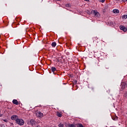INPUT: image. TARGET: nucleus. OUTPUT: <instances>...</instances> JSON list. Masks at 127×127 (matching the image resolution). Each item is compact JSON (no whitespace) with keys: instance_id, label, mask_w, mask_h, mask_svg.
<instances>
[{"instance_id":"6ab92c4d","label":"nucleus","mask_w":127,"mask_h":127,"mask_svg":"<svg viewBox=\"0 0 127 127\" xmlns=\"http://www.w3.org/2000/svg\"><path fill=\"white\" fill-rule=\"evenodd\" d=\"M0 127H5V126H4V124H1V125H0Z\"/></svg>"},{"instance_id":"2eb2a0df","label":"nucleus","mask_w":127,"mask_h":127,"mask_svg":"<svg viewBox=\"0 0 127 127\" xmlns=\"http://www.w3.org/2000/svg\"><path fill=\"white\" fill-rule=\"evenodd\" d=\"M122 19H127V16H126V15H123L122 16Z\"/></svg>"},{"instance_id":"4be33fe9","label":"nucleus","mask_w":127,"mask_h":127,"mask_svg":"<svg viewBox=\"0 0 127 127\" xmlns=\"http://www.w3.org/2000/svg\"><path fill=\"white\" fill-rule=\"evenodd\" d=\"M122 1L124 2H126V1H127V0H122Z\"/></svg>"},{"instance_id":"393cba45","label":"nucleus","mask_w":127,"mask_h":127,"mask_svg":"<svg viewBox=\"0 0 127 127\" xmlns=\"http://www.w3.org/2000/svg\"><path fill=\"white\" fill-rule=\"evenodd\" d=\"M58 1H60V0H57Z\"/></svg>"},{"instance_id":"4468645a","label":"nucleus","mask_w":127,"mask_h":127,"mask_svg":"<svg viewBox=\"0 0 127 127\" xmlns=\"http://www.w3.org/2000/svg\"><path fill=\"white\" fill-rule=\"evenodd\" d=\"M57 115L58 117H59V118H61V117H62V114L60 113H57Z\"/></svg>"},{"instance_id":"f03ea898","label":"nucleus","mask_w":127,"mask_h":127,"mask_svg":"<svg viewBox=\"0 0 127 127\" xmlns=\"http://www.w3.org/2000/svg\"><path fill=\"white\" fill-rule=\"evenodd\" d=\"M16 124L19 125V126H23V125H24V121L22 119H19L18 118L16 121Z\"/></svg>"},{"instance_id":"7ed1b4c3","label":"nucleus","mask_w":127,"mask_h":127,"mask_svg":"<svg viewBox=\"0 0 127 127\" xmlns=\"http://www.w3.org/2000/svg\"><path fill=\"white\" fill-rule=\"evenodd\" d=\"M127 81H126L125 82L121 83V89L122 91H124V90H125V88H127Z\"/></svg>"},{"instance_id":"b1692460","label":"nucleus","mask_w":127,"mask_h":127,"mask_svg":"<svg viewBox=\"0 0 127 127\" xmlns=\"http://www.w3.org/2000/svg\"><path fill=\"white\" fill-rule=\"evenodd\" d=\"M85 1H89V0H84Z\"/></svg>"},{"instance_id":"dca6fc26","label":"nucleus","mask_w":127,"mask_h":127,"mask_svg":"<svg viewBox=\"0 0 127 127\" xmlns=\"http://www.w3.org/2000/svg\"><path fill=\"white\" fill-rule=\"evenodd\" d=\"M124 97H125V98H126V99H127V91L126 92L124 93Z\"/></svg>"},{"instance_id":"9b49d317","label":"nucleus","mask_w":127,"mask_h":127,"mask_svg":"<svg viewBox=\"0 0 127 127\" xmlns=\"http://www.w3.org/2000/svg\"><path fill=\"white\" fill-rule=\"evenodd\" d=\"M95 67H99V66H100V64H99V62L97 61L95 63Z\"/></svg>"},{"instance_id":"20e7f679","label":"nucleus","mask_w":127,"mask_h":127,"mask_svg":"<svg viewBox=\"0 0 127 127\" xmlns=\"http://www.w3.org/2000/svg\"><path fill=\"white\" fill-rule=\"evenodd\" d=\"M18 119V116H17V115H13L11 117V120H12V121H15V122H16Z\"/></svg>"},{"instance_id":"0eeeda50","label":"nucleus","mask_w":127,"mask_h":127,"mask_svg":"<svg viewBox=\"0 0 127 127\" xmlns=\"http://www.w3.org/2000/svg\"><path fill=\"white\" fill-rule=\"evenodd\" d=\"M12 103L13 104H14V105H18V101H17L16 100V99H14L12 101Z\"/></svg>"},{"instance_id":"9d476101","label":"nucleus","mask_w":127,"mask_h":127,"mask_svg":"<svg viewBox=\"0 0 127 127\" xmlns=\"http://www.w3.org/2000/svg\"><path fill=\"white\" fill-rule=\"evenodd\" d=\"M56 42H53L52 43V47H55V46H56Z\"/></svg>"},{"instance_id":"1a4fd4ad","label":"nucleus","mask_w":127,"mask_h":127,"mask_svg":"<svg viewBox=\"0 0 127 127\" xmlns=\"http://www.w3.org/2000/svg\"><path fill=\"white\" fill-rule=\"evenodd\" d=\"M114 13H120V10H119V9H114L113 10Z\"/></svg>"},{"instance_id":"6e6552de","label":"nucleus","mask_w":127,"mask_h":127,"mask_svg":"<svg viewBox=\"0 0 127 127\" xmlns=\"http://www.w3.org/2000/svg\"><path fill=\"white\" fill-rule=\"evenodd\" d=\"M51 71L54 73V74H55V71H56V68L55 67H52L51 68Z\"/></svg>"},{"instance_id":"a211bd4d","label":"nucleus","mask_w":127,"mask_h":127,"mask_svg":"<svg viewBox=\"0 0 127 127\" xmlns=\"http://www.w3.org/2000/svg\"><path fill=\"white\" fill-rule=\"evenodd\" d=\"M65 6H66V7H70V5L69 4H65Z\"/></svg>"},{"instance_id":"f8f14e48","label":"nucleus","mask_w":127,"mask_h":127,"mask_svg":"<svg viewBox=\"0 0 127 127\" xmlns=\"http://www.w3.org/2000/svg\"><path fill=\"white\" fill-rule=\"evenodd\" d=\"M76 127H84V126H83V125H82L81 124H77Z\"/></svg>"},{"instance_id":"423d86ee","label":"nucleus","mask_w":127,"mask_h":127,"mask_svg":"<svg viewBox=\"0 0 127 127\" xmlns=\"http://www.w3.org/2000/svg\"><path fill=\"white\" fill-rule=\"evenodd\" d=\"M36 116H37V117H39V118H42V117H43V114L40 112H38L36 113Z\"/></svg>"},{"instance_id":"39448f33","label":"nucleus","mask_w":127,"mask_h":127,"mask_svg":"<svg viewBox=\"0 0 127 127\" xmlns=\"http://www.w3.org/2000/svg\"><path fill=\"white\" fill-rule=\"evenodd\" d=\"M120 28L121 30H123L124 32H127V28H126V27H125L123 25H121L120 26Z\"/></svg>"},{"instance_id":"412c9836","label":"nucleus","mask_w":127,"mask_h":127,"mask_svg":"<svg viewBox=\"0 0 127 127\" xmlns=\"http://www.w3.org/2000/svg\"><path fill=\"white\" fill-rule=\"evenodd\" d=\"M100 1H101V2H105V0H100Z\"/></svg>"},{"instance_id":"f3484780","label":"nucleus","mask_w":127,"mask_h":127,"mask_svg":"<svg viewBox=\"0 0 127 127\" xmlns=\"http://www.w3.org/2000/svg\"><path fill=\"white\" fill-rule=\"evenodd\" d=\"M113 120H114V121H117L118 120V117L116 116L115 117H113Z\"/></svg>"},{"instance_id":"aec40b11","label":"nucleus","mask_w":127,"mask_h":127,"mask_svg":"<svg viewBox=\"0 0 127 127\" xmlns=\"http://www.w3.org/2000/svg\"><path fill=\"white\" fill-rule=\"evenodd\" d=\"M3 122H4L5 123H7V122H8V121H7V120H3Z\"/></svg>"},{"instance_id":"5701e85b","label":"nucleus","mask_w":127,"mask_h":127,"mask_svg":"<svg viewBox=\"0 0 127 127\" xmlns=\"http://www.w3.org/2000/svg\"><path fill=\"white\" fill-rule=\"evenodd\" d=\"M2 117V114H0V118Z\"/></svg>"},{"instance_id":"ddd939ff","label":"nucleus","mask_w":127,"mask_h":127,"mask_svg":"<svg viewBox=\"0 0 127 127\" xmlns=\"http://www.w3.org/2000/svg\"><path fill=\"white\" fill-rule=\"evenodd\" d=\"M30 123V124L32 125H34V124H35V122H34V121L33 120H31Z\"/></svg>"},{"instance_id":"f257e3e1","label":"nucleus","mask_w":127,"mask_h":127,"mask_svg":"<svg viewBox=\"0 0 127 127\" xmlns=\"http://www.w3.org/2000/svg\"><path fill=\"white\" fill-rule=\"evenodd\" d=\"M91 13L94 15L95 17H100V16H101L100 13H99L97 10H92Z\"/></svg>"}]
</instances>
